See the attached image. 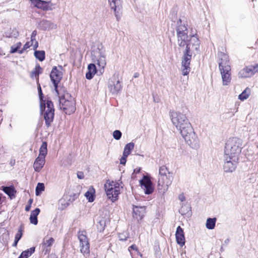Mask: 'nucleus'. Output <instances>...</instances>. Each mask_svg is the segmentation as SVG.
Returning <instances> with one entry per match:
<instances>
[{"label": "nucleus", "mask_w": 258, "mask_h": 258, "mask_svg": "<svg viewBox=\"0 0 258 258\" xmlns=\"http://www.w3.org/2000/svg\"><path fill=\"white\" fill-rule=\"evenodd\" d=\"M177 43L180 48L185 47L182 56L180 71L182 75L187 76L190 72V61L193 52L198 51L200 40L196 35H188V29L184 23L179 19L176 29Z\"/></svg>", "instance_id": "f257e3e1"}, {"label": "nucleus", "mask_w": 258, "mask_h": 258, "mask_svg": "<svg viewBox=\"0 0 258 258\" xmlns=\"http://www.w3.org/2000/svg\"><path fill=\"white\" fill-rule=\"evenodd\" d=\"M38 93L40 99V110L41 111H44V118L45 120V124L47 126H49L50 123L53 121L54 118V107L53 104L51 101L42 99V92L41 87L38 84Z\"/></svg>", "instance_id": "f03ea898"}, {"label": "nucleus", "mask_w": 258, "mask_h": 258, "mask_svg": "<svg viewBox=\"0 0 258 258\" xmlns=\"http://www.w3.org/2000/svg\"><path fill=\"white\" fill-rule=\"evenodd\" d=\"M170 116L173 124L180 133L191 126L187 116L179 111L170 112Z\"/></svg>", "instance_id": "7ed1b4c3"}, {"label": "nucleus", "mask_w": 258, "mask_h": 258, "mask_svg": "<svg viewBox=\"0 0 258 258\" xmlns=\"http://www.w3.org/2000/svg\"><path fill=\"white\" fill-rule=\"evenodd\" d=\"M220 61L219 68L220 71L222 84L224 86L228 85L231 80V67L229 64V56L223 53L220 54Z\"/></svg>", "instance_id": "20e7f679"}, {"label": "nucleus", "mask_w": 258, "mask_h": 258, "mask_svg": "<svg viewBox=\"0 0 258 258\" xmlns=\"http://www.w3.org/2000/svg\"><path fill=\"white\" fill-rule=\"evenodd\" d=\"M59 106L60 109L63 110L66 114H71L76 110L75 100L69 93H65L63 95L59 96Z\"/></svg>", "instance_id": "39448f33"}, {"label": "nucleus", "mask_w": 258, "mask_h": 258, "mask_svg": "<svg viewBox=\"0 0 258 258\" xmlns=\"http://www.w3.org/2000/svg\"><path fill=\"white\" fill-rule=\"evenodd\" d=\"M242 148V142L238 138H229L226 142L224 154L238 157Z\"/></svg>", "instance_id": "423d86ee"}, {"label": "nucleus", "mask_w": 258, "mask_h": 258, "mask_svg": "<svg viewBox=\"0 0 258 258\" xmlns=\"http://www.w3.org/2000/svg\"><path fill=\"white\" fill-rule=\"evenodd\" d=\"M92 60L99 68L98 72L99 75H102L104 72L106 65V54L105 49L101 47L93 50L92 52Z\"/></svg>", "instance_id": "0eeeda50"}, {"label": "nucleus", "mask_w": 258, "mask_h": 258, "mask_svg": "<svg viewBox=\"0 0 258 258\" xmlns=\"http://www.w3.org/2000/svg\"><path fill=\"white\" fill-rule=\"evenodd\" d=\"M180 134L186 144L191 148L198 149L200 147L199 140L192 126L183 131Z\"/></svg>", "instance_id": "6e6552de"}, {"label": "nucleus", "mask_w": 258, "mask_h": 258, "mask_svg": "<svg viewBox=\"0 0 258 258\" xmlns=\"http://www.w3.org/2000/svg\"><path fill=\"white\" fill-rule=\"evenodd\" d=\"M106 195L112 202L116 201L120 194V187L118 183L108 180L104 184Z\"/></svg>", "instance_id": "1a4fd4ad"}, {"label": "nucleus", "mask_w": 258, "mask_h": 258, "mask_svg": "<svg viewBox=\"0 0 258 258\" xmlns=\"http://www.w3.org/2000/svg\"><path fill=\"white\" fill-rule=\"evenodd\" d=\"M239 158L235 156L224 154L223 169L226 172H233L238 164Z\"/></svg>", "instance_id": "9d476101"}, {"label": "nucleus", "mask_w": 258, "mask_h": 258, "mask_svg": "<svg viewBox=\"0 0 258 258\" xmlns=\"http://www.w3.org/2000/svg\"><path fill=\"white\" fill-rule=\"evenodd\" d=\"M63 72V68L61 66H58V67H54L52 68L50 75L51 80L54 87L55 92L57 95L59 94L58 91L57 90V85L62 78Z\"/></svg>", "instance_id": "9b49d317"}, {"label": "nucleus", "mask_w": 258, "mask_h": 258, "mask_svg": "<svg viewBox=\"0 0 258 258\" xmlns=\"http://www.w3.org/2000/svg\"><path fill=\"white\" fill-rule=\"evenodd\" d=\"M107 88L112 95H117L120 93L122 90V82L120 81L117 76L114 75L109 79Z\"/></svg>", "instance_id": "f8f14e48"}, {"label": "nucleus", "mask_w": 258, "mask_h": 258, "mask_svg": "<svg viewBox=\"0 0 258 258\" xmlns=\"http://www.w3.org/2000/svg\"><path fill=\"white\" fill-rule=\"evenodd\" d=\"M78 238L80 241L81 252L84 256L88 255L90 252V244L86 235V231H80L78 232Z\"/></svg>", "instance_id": "ddd939ff"}, {"label": "nucleus", "mask_w": 258, "mask_h": 258, "mask_svg": "<svg viewBox=\"0 0 258 258\" xmlns=\"http://www.w3.org/2000/svg\"><path fill=\"white\" fill-rule=\"evenodd\" d=\"M173 177L171 174L167 176L158 177L157 184L158 189L160 192L164 194L167 191L169 186L171 184Z\"/></svg>", "instance_id": "4468645a"}, {"label": "nucleus", "mask_w": 258, "mask_h": 258, "mask_svg": "<svg viewBox=\"0 0 258 258\" xmlns=\"http://www.w3.org/2000/svg\"><path fill=\"white\" fill-rule=\"evenodd\" d=\"M258 73V64L250 65L241 69L238 76L240 78H249Z\"/></svg>", "instance_id": "2eb2a0df"}, {"label": "nucleus", "mask_w": 258, "mask_h": 258, "mask_svg": "<svg viewBox=\"0 0 258 258\" xmlns=\"http://www.w3.org/2000/svg\"><path fill=\"white\" fill-rule=\"evenodd\" d=\"M54 242V239L52 237L46 236L43 238L40 246L44 254L49 253L51 250V247Z\"/></svg>", "instance_id": "dca6fc26"}, {"label": "nucleus", "mask_w": 258, "mask_h": 258, "mask_svg": "<svg viewBox=\"0 0 258 258\" xmlns=\"http://www.w3.org/2000/svg\"><path fill=\"white\" fill-rule=\"evenodd\" d=\"M111 9L113 10L117 20L120 17L122 4L121 0H108Z\"/></svg>", "instance_id": "f3484780"}, {"label": "nucleus", "mask_w": 258, "mask_h": 258, "mask_svg": "<svg viewBox=\"0 0 258 258\" xmlns=\"http://www.w3.org/2000/svg\"><path fill=\"white\" fill-rule=\"evenodd\" d=\"M142 188L144 190V192L147 195L151 194L153 191L152 182L150 179L146 176L140 181Z\"/></svg>", "instance_id": "a211bd4d"}, {"label": "nucleus", "mask_w": 258, "mask_h": 258, "mask_svg": "<svg viewBox=\"0 0 258 258\" xmlns=\"http://www.w3.org/2000/svg\"><path fill=\"white\" fill-rule=\"evenodd\" d=\"M175 237L177 243L180 246H183L185 244V239L183 230L180 226L177 227Z\"/></svg>", "instance_id": "6ab92c4d"}, {"label": "nucleus", "mask_w": 258, "mask_h": 258, "mask_svg": "<svg viewBox=\"0 0 258 258\" xmlns=\"http://www.w3.org/2000/svg\"><path fill=\"white\" fill-rule=\"evenodd\" d=\"M133 217L138 220H141L145 213V207L133 205Z\"/></svg>", "instance_id": "aec40b11"}, {"label": "nucleus", "mask_w": 258, "mask_h": 258, "mask_svg": "<svg viewBox=\"0 0 258 258\" xmlns=\"http://www.w3.org/2000/svg\"><path fill=\"white\" fill-rule=\"evenodd\" d=\"M31 3L38 9L44 11H47L50 9L49 6V2H46L41 0H30Z\"/></svg>", "instance_id": "412c9836"}, {"label": "nucleus", "mask_w": 258, "mask_h": 258, "mask_svg": "<svg viewBox=\"0 0 258 258\" xmlns=\"http://www.w3.org/2000/svg\"><path fill=\"white\" fill-rule=\"evenodd\" d=\"M40 27L42 29L45 30H50L55 29L57 27L56 24L46 20H43L40 21L39 23Z\"/></svg>", "instance_id": "4be33fe9"}, {"label": "nucleus", "mask_w": 258, "mask_h": 258, "mask_svg": "<svg viewBox=\"0 0 258 258\" xmlns=\"http://www.w3.org/2000/svg\"><path fill=\"white\" fill-rule=\"evenodd\" d=\"M45 163V158L38 157L35 159L33 167L36 172H39L44 166Z\"/></svg>", "instance_id": "5701e85b"}, {"label": "nucleus", "mask_w": 258, "mask_h": 258, "mask_svg": "<svg viewBox=\"0 0 258 258\" xmlns=\"http://www.w3.org/2000/svg\"><path fill=\"white\" fill-rule=\"evenodd\" d=\"M97 69L94 63H90L88 66V72L86 74V78L90 80L93 78L95 74L97 73Z\"/></svg>", "instance_id": "b1692460"}, {"label": "nucleus", "mask_w": 258, "mask_h": 258, "mask_svg": "<svg viewBox=\"0 0 258 258\" xmlns=\"http://www.w3.org/2000/svg\"><path fill=\"white\" fill-rule=\"evenodd\" d=\"M40 213V209L39 208H36L34 210H33L29 218L30 223L34 225H37L38 223L37 216Z\"/></svg>", "instance_id": "393cba45"}, {"label": "nucleus", "mask_w": 258, "mask_h": 258, "mask_svg": "<svg viewBox=\"0 0 258 258\" xmlns=\"http://www.w3.org/2000/svg\"><path fill=\"white\" fill-rule=\"evenodd\" d=\"M69 201V197L67 196H63L58 201V209L63 210L67 208L70 204Z\"/></svg>", "instance_id": "a878e982"}, {"label": "nucleus", "mask_w": 258, "mask_h": 258, "mask_svg": "<svg viewBox=\"0 0 258 258\" xmlns=\"http://www.w3.org/2000/svg\"><path fill=\"white\" fill-rule=\"evenodd\" d=\"M42 73V69L40 67L39 64H37L34 71H33L30 74L31 78H36L38 81V75Z\"/></svg>", "instance_id": "bb28decb"}, {"label": "nucleus", "mask_w": 258, "mask_h": 258, "mask_svg": "<svg viewBox=\"0 0 258 258\" xmlns=\"http://www.w3.org/2000/svg\"><path fill=\"white\" fill-rule=\"evenodd\" d=\"M217 219L216 218H208L206 223V227L209 230L214 229L216 223Z\"/></svg>", "instance_id": "cd10ccee"}, {"label": "nucleus", "mask_w": 258, "mask_h": 258, "mask_svg": "<svg viewBox=\"0 0 258 258\" xmlns=\"http://www.w3.org/2000/svg\"><path fill=\"white\" fill-rule=\"evenodd\" d=\"M47 153V143L46 142H42V145L39 149V154L38 157L45 158Z\"/></svg>", "instance_id": "c85d7f7f"}, {"label": "nucleus", "mask_w": 258, "mask_h": 258, "mask_svg": "<svg viewBox=\"0 0 258 258\" xmlns=\"http://www.w3.org/2000/svg\"><path fill=\"white\" fill-rule=\"evenodd\" d=\"M35 251V247H32L23 251L18 258H28L31 256Z\"/></svg>", "instance_id": "c756f323"}, {"label": "nucleus", "mask_w": 258, "mask_h": 258, "mask_svg": "<svg viewBox=\"0 0 258 258\" xmlns=\"http://www.w3.org/2000/svg\"><path fill=\"white\" fill-rule=\"evenodd\" d=\"M135 147V144L133 142L129 143L127 144L124 148L123 154H124V156H128L132 150H133L134 148Z\"/></svg>", "instance_id": "7c9ffc66"}, {"label": "nucleus", "mask_w": 258, "mask_h": 258, "mask_svg": "<svg viewBox=\"0 0 258 258\" xmlns=\"http://www.w3.org/2000/svg\"><path fill=\"white\" fill-rule=\"evenodd\" d=\"M95 190L93 187H91L85 193V196L89 202H92L94 200Z\"/></svg>", "instance_id": "2f4dec72"}, {"label": "nucleus", "mask_w": 258, "mask_h": 258, "mask_svg": "<svg viewBox=\"0 0 258 258\" xmlns=\"http://www.w3.org/2000/svg\"><path fill=\"white\" fill-rule=\"evenodd\" d=\"M250 90L248 88H246L239 96L238 99L241 101H244L248 98L250 95Z\"/></svg>", "instance_id": "473e14b6"}, {"label": "nucleus", "mask_w": 258, "mask_h": 258, "mask_svg": "<svg viewBox=\"0 0 258 258\" xmlns=\"http://www.w3.org/2000/svg\"><path fill=\"white\" fill-rule=\"evenodd\" d=\"M45 53L43 50H35L34 52V56L40 61L45 59Z\"/></svg>", "instance_id": "72a5a7b5"}, {"label": "nucleus", "mask_w": 258, "mask_h": 258, "mask_svg": "<svg viewBox=\"0 0 258 258\" xmlns=\"http://www.w3.org/2000/svg\"><path fill=\"white\" fill-rule=\"evenodd\" d=\"M168 174H170V173L165 166L163 165L160 167L158 177L167 176Z\"/></svg>", "instance_id": "f704fd0d"}, {"label": "nucleus", "mask_w": 258, "mask_h": 258, "mask_svg": "<svg viewBox=\"0 0 258 258\" xmlns=\"http://www.w3.org/2000/svg\"><path fill=\"white\" fill-rule=\"evenodd\" d=\"M179 213L182 215H190L191 213L190 208L188 206H182L179 210Z\"/></svg>", "instance_id": "c9c22d12"}, {"label": "nucleus", "mask_w": 258, "mask_h": 258, "mask_svg": "<svg viewBox=\"0 0 258 258\" xmlns=\"http://www.w3.org/2000/svg\"><path fill=\"white\" fill-rule=\"evenodd\" d=\"M3 191L10 197L14 196V189L12 187L6 186L3 187Z\"/></svg>", "instance_id": "e433bc0d"}, {"label": "nucleus", "mask_w": 258, "mask_h": 258, "mask_svg": "<svg viewBox=\"0 0 258 258\" xmlns=\"http://www.w3.org/2000/svg\"><path fill=\"white\" fill-rule=\"evenodd\" d=\"M44 189L45 186L44 183H38L35 189L36 195L39 196L42 191L44 190Z\"/></svg>", "instance_id": "4c0bfd02"}, {"label": "nucleus", "mask_w": 258, "mask_h": 258, "mask_svg": "<svg viewBox=\"0 0 258 258\" xmlns=\"http://www.w3.org/2000/svg\"><path fill=\"white\" fill-rule=\"evenodd\" d=\"M21 43L18 42L11 47L10 53H14L17 52L21 46Z\"/></svg>", "instance_id": "58836bf2"}, {"label": "nucleus", "mask_w": 258, "mask_h": 258, "mask_svg": "<svg viewBox=\"0 0 258 258\" xmlns=\"http://www.w3.org/2000/svg\"><path fill=\"white\" fill-rule=\"evenodd\" d=\"M34 42H31V41L30 42H26L25 45L23 46V48L22 49L19 50V53L20 54H22L24 50H26L27 49L29 48L31 46L33 45Z\"/></svg>", "instance_id": "ea45409f"}, {"label": "nucleus", "mask_w": 258, "mask_h": 258, "mask_svg": "<svg viewBox=\"0 0 258 258\" xmlns=\"http://www.w3.org/2000/svg\"><path fill=\"white\" fill-rule=\"evenodd\" d=\"M122 133L119 130H115L113 133V138L116 140H119L121 137Z\"/></svg>", "instance_id": "a19ab883"}, {"label": "nucleus", "mask_w": 258, "mask_h": 258, "mask_svg": "<svg viewBox=\"0 0 258 258\" xmlns=\"http://www.w3.org/2000/svg\"><path fill=\"white\" fill-rule=\"evenodd\" d=\"M22 236V231L21 229H19L18 233L16 234L15 237V240H16V242H18L19 240L21 239Z\"/></svg>", "instance_id": "79ce46f5"}, {"label": "nucleus", "mask_w": 258, "mask_h": 258, "mask_svg": "<svg viewBox=\"0 0 258 258\" xmlns=\"http://www.w3.org/2000/svg\"><path fill=\"white\" fill-rule=\"evenodd\" d=\"M37 32L36 30H34L32 32L31 35V41L34 42V41L36 40V36L37 35Z\"/></svg>", "instance_id": "37998d69"}, {"label": "nucleus", "mask_w": 258, "mask_h": 258, "mask_svg": "<svg viewBox=\"0 0 258 258\" xmlns=\"http://www.w3.org/2000/svg\"><path fill=\"white\" fill-rule=\"evenodd\" d=\"M127 156H124L123 154L122 157L121 158L120 160V163L122 165H124L126 161V158Z\"/></svg>", "instance_id": "c03bdc74"}, {"label": "nucleus", "mask_w": 258, "mask_h": 258, "mask_svg": "<svg viewBox=\"0 0 258 258\" xmlns=\"http://www.w3.org/2000/svg\"><path fill=\"white\" fill-rule=\"evenodd\" d=\"M99 223L101 226L100 227V230H102V229H104V227L105 226V221L104 220L102 219V220H101L99 222Z\"/></svg>", "instance_id": "a18cd8bd"}, {"label": "nucleus", "mask_w": 258, "mask_h": 258, "mask_svg": "<svg viewBox=\"0 0 258 258\" xmlns=\"http://www.w3.org/2000/svg\"><path fill=\"white\" fill-rule=\"evenodd\" d=\"M77 177L79 179H82L84 178V174L83 172L78 171L77 172Z\"/></svg>", "instance_id": "49530a36"}, {"label": "nucleus", "mask_w": 258, "mask_h": 258, "mask_svg": "<svg viewBox=\"0 0 258 258\" xmlns=\"http://www.w3.org/2000/svg\"><path fill=\"white\" fill-rule=\"evenodd\" d=\"M178 199L181 202H183V201H184L185 200V197H184L183 194H180L178 196Z\"/></svg>", "instance_id": "de8ad7c7"}, {"label": "nucleus", "mask_w": 258, "mask_h": 258, "mask_svg": "<svg viewBox=\"0 0 258 258\" xmlns=\"http://www.w3.org/2000/svg\"><path fill=\"white\" fill-rule=\"evenodd\" d=\"M119 240H126V237H125V236L123 235L122 234H120L119 235Z\"/></svg>", "instance_id": "09e8293b"}, {"label": "nucleus", "mask_w": 258, "mask_h": 258, "mask_svg": "<svg viewBox=\"0 0 258 258\" xmlns=\"http://www.w3.org/2000/svg\"><path fill=\"white\" fill-rule=\"evenodd\" d=\"M32 46H33V49H36L38 46V42L36 40L34 41Z\"/></svg>", "instance_id": "8fccbe9b"}, {"label": "nucleus", "mask_w": 258, "mask_h": 258, "mask_svg": "<svg viewBox=\"0 0 258 258\" xmlns=\"http://www.w3.org/2000/svg\"><path fill=\"white\" fill-rule=\"evenodd\" d=\"M130 248H131V249H133V250H136V251H137V250H138V248H137V246H136V245H135V244H133V245H131V246L129 247L128 249L130 250Z\"/></svg>", "instance_id": "3c124183"}, {"label": "nucleus", "mask_w": 258, "mask_h": 258, "mask_svg": "<svg viewBox=\"0 0 258 258\" xmlns=\"http://www.w3.org/2000/svg\"><path fill=\"white\" fill-rule=\"evenodd\" d=\"M139 73H135L134 75V77L135 78H138L139 77Z\"/></svg>", "instance_id": "603ef678"}, {"label": "nucleus", "mask_w": 258, "mask_h": 258, "mask_svg": "<svg viewBox=\"0 0 258 258\" xmlns=\"http://www.w3.org/2000/svg\"><path fill=\"white\" fill-rule=\"evenodd\" d=\"M30 207H31V206L30 205H28V206H27L26 207H25V210L26 211H29L30 209Z\"/></svg>", "instance_id": "864d4df0"}, {"label": "nucleus", "mask_w": 258, "mask_h": 258, "mask_svg": "<svg viewBox=\"0 0 258 258\" xmlns=\"http://www.w3.org/2000/svg\"><path fill=\"white\" fill-rule=\"evenodd\" d=\"M134 171L136 172H140V168L139 169H136L134 170Z\"/></svg>", "instance_id": "5fc2aeb1"}, {"label": "nucleus", "mask_w": 258, "mask_h": 258, "mask_svg": "<svg viewBox=\"0 0 258 258\" xmlns=\"http://www.w3.org/2000/svg\"><path fill=\"white\" fill-rule=\"evenodd\" d=\"M18 242H16V240H15L14 243H13V246H16L17 245Z\"/></svg>", "instance_id": "6e6d98bb"}, {"label": "nucleus", "mask_w": 258, "mask_h": 258, "mask_svg": "<svg viewBox=\"0 0 258 258\" xmlns=\"http://www.w3.org/2000/svg\"><path fill=\"white\" fill-rule=\"evenodd\" d=\"M32 200H30L29 202V203L31 204V203H32Z\"/></svg>", "instance_id": "4d7b16f0"}]
</instances>
